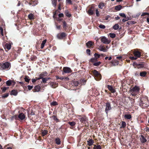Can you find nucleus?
<instances>
[{
	"instance_id": "obj_4",
	"label": "nucleus",
	"mask_w": 149,
	"mask_h": 149,
	"mask_svg": "<svg viewBox=\"0 0 149 149\" xmlns=\"http://www.w3.org/2000/svg\"><path fill=\"white\" fill-rule=\"evenodd\" d=\"M101 41L102 42L105 44H109L111 42V41L108 40L105 36L101 37Z\"/></svg>"
},
{
	"instance_id": "obj_54",
	"label": "nucleus",
	"mask_w": 149,
	"mask_h": 149,
	"mask_svg": "<svg viewBox=\"0 0 149 149\" xmlns=\"http://www.w3.org/2000/svg\"><path fill=\"white\" fill-rule=\"evenodd\" d=\"M0 31L1 32V34L2 36L3 35V29L0 26Z\"/></svg>"
},
{
	"instance_id": "obj_47",
	"label": "nucleus",
	"mask_w": 149,
	"mask_h": 149,
	"mask_svg": "<svg viewBox=\"0 0 149 149\" xmlns=\"http://www.w3.org/2000/svg\"><path fill=\"white\" fill-rule=\"evenodd\" d=\"M8 87H4L1 88L2 91L3 92H4L8 88Z\"/></svg>"
},
{
	"instance_id": "obj_62",
	"label": "nucleus",
	"mask_w": 149,
	"mask_h": 149,
	"mask_svg": "<svg viewBox=\"0 0 149 149\" xmlns=\"http://www.w3.org/2000/svg\"><path fill=\"white\" fill-rule=\"evenodd\" d=\"M122 58V57L121 56H117L116 58L119 59H121V58Z\"/></svg>"
},
{
	"instance_id": "obj_10",
	"label": "nucleus",
	"mask_w": 149,
	"mask_h": 149,
	"mask_svg": "<svg viewBox=\"0 0 149 149\" xmlns=\"http://www.w3.org/2000/svg\"><path fill=\"white\" fill-rule=\"evenodd\" d=\"M140 140L142 143H144L147 141V140L142 135H141Z\"/></svg>"
},
{
	"instance_id": "obj_9",
	"label": "nucleus",
	"mask_w": 149,
	"mask_h": 149,
	"mask_svg": "<svg viewBox=\"0 0 149 149\" xmlns=\"http://www.w3.org/2000/svg\"><path fill=\"white\" fill-rule=\"evenodd\" d=\"M119 62L116 60H114L111 62V66H115L119 64Z\"/></svg>"
},
{
	"instance_id": "obj_7",
	"label": "nucleus",
	"mask_w": 149,
	"mask_h": 149,
	"mask_svg": "<svg viewBox=\"0 0 149 149\" xmlns=\"http://www.w3.org/2000/svg\"><path fill=\"white\" fill-rule=\"evenodd\" d=\"M66 36V34L65 33H62L58 34L57 37L58 39H61Z\"/></svg>"
},
{
	"instance_id": "obj_42",
	"label": "nucleus",
	"mask_w": 149,
	"mask_h": 149,
	"mask_svg": "<svg viewBox=\"0 0 149 149\" xmlns=\"http://www.w3.org/2000/svg\"><path fill=\"white\" fill-rule=\"evenodd\" d=\"M80 83H81V85H84L86 82V80L84 79H82L80 81Z\"/></svg>"
},
{
	"instance_id": "obj_61",
	"label": "nucleus",
	"mask_w": 149,
	"mask_h": 149,
	"mask_svg": "<svg viewBox=\"0 0 149 149\" xmlns=\"http://www.w3.org/2000/svg\"><path fill=\"white\" fill-rule=\"evenodd\" d=\"M66 1L68 3H71V0H66Z\"/></svg>"
},
{
	"instance_id": "obj_59",
	"label": "nucleus",
	"mask_w": 149,
	"mask_h": 149,
	"mask_svg": "<svg viewBox=\"0 0 149 149\" xmlns=\"http://www.w3.org/2000/svg\"><path fill=\"white\" fill-rule=\"evenodd\" d=\"M79 83L78 81H76L74 82V84L75 86H77L79 84Z\"/></svg>"
},
{
	"instance_id": "obj_6",
	"label": "nucleus",
	"mask_w": 149,
	"mask_h": 149,
	"mask_svg": "<svg viewBox=\"0 0 149 149\" xmlns=\"http://www.w3.org/2000/svg\"><path fill=\"white\" fill-rule=\"evenodd\" d=\"M111 108V106L110 104L108 102L106 104V108H105V111L106 113L107 114L108 112L110 110Z\"/></svg>"
},
{
	"instance_id": "obj_44",
	"label": "nucleus",
	"mask_w": 149,
	"mask_h": 149,
	"mask_svg": "<svg viewBox=\"0 0 149 149\" xmlns=\"http://www.w3.org/2000/svg\"><path fill=\"white\" fill-rule=\"evenodd\" d=\"M119 15L121 17L124 18H126V16L125 14L124 13H120Z\"/></svg>"
},
{
	"instance_id": "obj_21",
	"label": "nucleus",
	"mask_w": 149,
	"mask_h": 149,
	"mask_svg": "<svg viewBox=\"0 0 149 149\" xmlns=\"http://www.w3.org/2000/svg\"><path fill=\"white\" fill-rule=\"evenodd\" d=\"M105 6V4L103 3H100L98 5V7L99 8L102 9L103 7Z\"/></svg>"
},
{
	"instance_id": "obj_20",
	"label": "nucleus",
	"mask_w": 149,
	"mask_h": 149,
	"mask_svg": "<svg viewBox=\"0 0 149 149\" xmlns=\"http://www.w3.org/2000/svg\"><path fill=\"white\" fill-rule=\"evenodd\" d=\"M40 86H36L34 87L35 91V92H39L40 90Z\"/></svg>"
},
{
	"instance_id": "obj_15",
	"label": "nucleus",
	"mask_w": 149,
	"mask_h": 149,
	"mask_svg": "<svg viewBox=\"0 0 149 149\" xmlns=\"http://www.w3.org/2000/svg\"><path fill=\"white\" fill-rule=\"evenodd\" d=\"M87 144L89 146H91L93 145L94 143V141L92 139H90L87 141Z\"/></svg>"
},
{
	"instance_id": "obj_33",
	"label": "nucleus",
	"mask_w": 149,
	"mask_h": 149,
	"mask_svg": "<svg viewBox=\"0 0 149 149\" xmlns=\"http://www.w3.org/2000/svg\"><path fill=\"white\" fill-rule=\"evenodd\" d=\"M126 126V123L124 121H122L121 126L120 127V128H124Z\"/></svg>"
},
{
	"instance_id": "obj_22",
	"label": "nucleus",
	"mask_w": 149,
	"mask_h": 149,
	"mask_svg": "<svg viewBox=\"0 0 149 149\" xmlns=\"http://www.w3.org/2000/svg\"><path fill=\"white\" fill-rule=\"evenodd\" d=\"M17 94V92L16 91L13 90L10 92V94L14 95H16Z\"/></svg>"
},
{
	"instance_id": "obj_36",
	"label": "nucleus",
	"mask_w": 149,
	"mask_h": 149,
	"mask_svg": "<svg viewBox=\"0 0 149 149\" xmlns=\"http://www.w3.org/2000/svg\"><path fill=\"white\" fill-rule=\"evenodd\" d=\"M93 73V74H100L98 73V72H97L95 70H94L92 71Z\"/></svg>"
},
{
	"instance_id": "obj_12",
	"label": "nucleus",
	"mask_w": 149,
	"mask_h": 149,
	"mask_svg": "<svg viewBox=\"0 0 149 149\" xmlns=\"http://www.w3.org/2000/svg\"><path fill=\"white\" fill-rule=\"evenodd\" d=\"M18 118L21 120H23L25 118V116L24 114L23 113H19L18 115Z\"/></svg>"
},
{
	"instance_id": "obj_60",
	"label": "nucleus",
	"mask_w": 149,
	"mask_h": 149,
	"mask_svg": "<svg viewBox=\"0 0 149 149\" xmlns=\"http://www.w3.org/2000/svg\"><path fill=\"white\" fill-rule=\"evenodd\" d=\"M58 16L60 17H63V14L62 13H60L58 15Z\"/></svg>"
},
{
	"instance_id": "obj_32",
	"label": "nucleus",
	"mask_w": 149,
	"mask_h": 149,
	"mask_svg": "<svg viewBox=\"0 0 149 149\" xmlns=\"http://www.w3.org/2000/svg\"><path fill=\"white\" fill-rule=\"evenodd\" d=\"M119 28V25L118 24H116L113 26V28L114 30H117Z\"/></svg>"
},
{
	"instance_id": "obj_63",
	"label": "nucleus",
	"mask_w": 149,
	"mask_h": 149,
	"mask_svg": "<svg viewBox=\"0 0 149 149\" xmlns=\"http://www.w3.org/2000/svg\"><path fill=\"white\" fill-rule=\"evenodd\" d=\"M37 79H32V82L33 83V82H35L36 80H37Z\"/></svg>"
},
{
	"instance_id": "obj_35",
	"label": "nucleus",
	"mask_w": 149,
	"mask_h": 149,
	"mask_svg": "<svg viewBox=\"0 0 149 149\" xmlns=\"http://www.w3.org/2000/svg\"><path fill=\"white\" fill-rule=\"evenodd\" d=\"M6 84L7 86H10L11 84V80H9L6 81Z\"/></svg>"
},
{
	"instance_id": "obj_28",
	"label": "nucleus",
	"mask_w": 149,
	"mask_h": 149,
	"mask_svg": "<svg viewBox=\"0 0 149 149\" xmlns=\"http://www.w3.org/2000/svg\"><path fill=\"white\" fill-rule=\"evenodd\" d=\"M47 131L46 130H44L42 132V136H44L46 135L47 133Z\"/></svg>"
},
{
	"instance_id": "obj_41",
	"label": "nucleus",
	"mask_w": 149,
	"mask_h": 149,
	"mask_svg": "<svg viewBox=\"0 0 149 149\" xmlns=\"http://www.w3.org/2000/svg\"><path fill=\"white\" fill-rule=\"evenodd\" d=\"M109 36L110 37L113 38L116 36V34L113 33H110L109 34Z\"/></svg>"
},
{
	"instance_id": "obj_55",
	"label": "nucleus",
	"mask_w": 149,
	"mask_h": 149,
	"mask_svg": "<svg viewBox=\"0 0 149 149\" xmlns=\"http://www.w3.org/2000/svg\"><path fill=\"white\" fill-rule=\"evenodd\" d=\"M27 87L28 89L29 90H31L33 88V86L30 85H28Z\"/></svg>"
},
{
	"instance_id": "obj_34",
	"label": "nucleus",
	"mask_w": 149,
	"mask_h": 149,
	"mask_svg": "<svg viewBox=\"0 0 149 149\" xmlns=\"http://www.w3.org/2000/svg\"><path fill=\"white\" fill-rule=\"evenodd\" d=\"M29 78L28 76H26L24 78L25 81L27 82H29L30 80V79Z\"/></svg>"
},
{
	"instance_id": "obj_64",
	"label": "nucleus",
	"mask_w": 149,
	"mask_h": 149,
	"mask_svg": "<svg viewBox=\"0 0 149 149\" xmlns=\"http://www.w3.org/2000/svg\"><path fill=\"white\" fill-rule=\"evenodd\" d=\"M96 59L95 58H92L91 59V61L92 62H93L94 61L96 60Z\"/></svg>"
},
{
	"instance_id": "obj_17",
	"label": "nucleus",
	"mask_w": 149,
	"mask_h": 149,
	"mask_svg": "<svg viewBox=\"0 0 149 149\" xmlns=\"http://www.w3.org/2000/svg\"><path fill=\"white\" fill-rule=\"evenodd\" d=\"M42 79V81L44 83H45L46 82V81L49 79L50 78H44V77H42L38 78V79Z\"/></svg>"
},
{
	"instance_id": "obj_37",
	"label": "nucleus",
	"mask_w": 149,
	"mask_h": 149,
	"mask_svg": "<svg viewBox=\"0 0 149 149\" xmlns=\"http://www.w3.org/2000/svg\"><path fill=\"white\" fill-rule=\"evenodd\" d=\"M63 27L65 29H66L67 27L66 23L65 21H64L63 22Z\"/></svg>"
},
{
	"instance_id": "obj_31",
	"label": "nucleus",
	"mask_w": 149,
	"mask_h": 149,
	"mask_svg": "<svg viewBox=\"0 0 149 149\" xmlns=\"http://www.w3.org/2000/svg\"><path fill=\"white\" fill-rule=\"evenodd\" d=\"M28 17L31 20L33 19H34V15L32 13H31L28 15Z\"/></svg>"
},
{
	"instance_id": "obj_56",
	"label": "nucleus",
	"mask_w": 149,
	"mask_h": 149,
	"mask_svg": "<svg viewBox=\"0 0 149 149\" xmlns=\"http://www.w3.org/2000/svg\"><path fill=\"white\" fill-rule=\"evenodd\" d=\"M147 74V73L145 71H143L142 72H140V74Z\"/></svg>"
},
{
	"instance_id": "obj_14",
	"label": "nucleus",
	"mask_w": 149,
	"mask_h": 149,
	"mask_svg": "<svg viewBox=\"0 0 149 149\" xmlns=\"http://www.w3.org/2000/svg\"><path fill=\"white\" fill-rule=\"evenodd\" d=\"M107 87L111 91V93H114L116 91L113 88L112 86L108 85Z\"/></svg>"
},
{
	"instance_id": "obj_39",
	"label": "nucleus",
	"mask_w": 149,
	"mask_h": 149,
	"mask_svg": "<svg viewBox=\"0 0 149 149\" xmlns=\"http://www.w3.org/2000/svg\"><path fill=\"white\" fill-rule=\"evenodd\" d=\"M68 123L72 126H73L75 125V123L74 122H69Z\"/></svg>"
},
{
	"instance_id": "obj_23",
	"label": "nucleus",
	"mask_w": 149,
	"mask_h": 149,
	"mask_svg": "<svg viewBox=\"0 0 149 149\" xmlns=\"http://www.w3.org/2000/svg\"><path fill=\"white\" fill-rule=\"evenodd\" d=\"M124 118L127 119H130L131 118L132 116L130 114H125L124 116Z\"/></svg>"
},
{
	"instance_id": "obj_49",
	"label": "nucleus",
	"mask_w": 149,
	"mask_h": 149,
	"mask_svg": "<svg viewBox=\"0 0 149 149\" xmlns=\"http://www.w3.org/2000/svg\"><path fill=\"white\" fill-rule=\"evenodd\" d=\"M79 119L80 120V121L82 123H84V122L85 121V118H84L81 117Z\"/></svg>"
},
{
	"instance_id": "obj_50",
	"label": "nucleus",
	"mask_w": 149,
	"mask_h": 149,
	"mask_svg": "<svg viewBox=\"0 0 149 149\" xmlns=\"http://www.w3.org/2000/svg\"><path fill=\"white\" fill-rule=\"evenodd\" d=\"M9 94L8 93H6L2 95V97L3 98H5L8 96Z\"/></svg>"
},
{
	"instance_id": "obj_13",
	"label": "nucleus",
	"mask_w": 149,
	"mask_h": 149,
	"mask_svg": "<svg viewBox=\"0 0 149 149\" xmlns=\"http://www.w3.org/2000/svg\"><path fill=\"white\" fill-rule=\"evenodd\" d=\"M93 77L97 81L100 80L102 78L101 75H94Z\"/></svg>"
},
{
	"instance_id": "obj_53",
	"label": "nucleus",
	"mask_w": 149,
	"mask_h": 149,
	"mask_svg": "<svg viewBox=\"0 0 149 149\" xmlns=\"http://www.w3.org/2000/svg\"><path fill=\"white\" fill-rule=\"evenodd\" d=\"M96 14L97 16H98L99 15V12L97 9L95 10Z\"/></svg>"
},
{
	"instance_id": "obj_57",
	"label": "nucleus",
	"mask_w": 149,
	"mask_h": 149,
	"mask_svg": "<svg viewBox=\"0 0 149 149\" xmlns=\"http://www.w3.org/2000/svg\"><path fill=\"white\" fill-rule=\"evenodd\" d=\"M86 53L88 55H90L91 50L89 49H87L86 51Z\"/></svg>"
},
{
	"instance_id": "obj_52",
	"label": "nucleus",
	"mask_w": 149,
	"mask_h": 149,
	"mask_svg": "<svg viewBox=\"0 0 149 149\" xmlns=\"http://www.w3.org/2000/svg\"><path fill=\"white\" fill-rule=\"evenodd\" d=\"M149 15V13H143L142 15H141V16H144L146 15Z\"/></svg>"
},
{
	"instance_id": "obj_29",
	"label": "nucleus",
	"mask_w": 149,
	"mask_h": 149,
	"mask_svg": "<svg viewBox=\"0 0 149 149\" xmlns=\"http://www.w3.org/2000/svg\"><path fill=\"white\" fill-rule=\"evenodd\" d=\"M46 41L47 40H45L42 42L41 46V49H43L44 48V45L46 42Z\"/></svg>"
},
{
	"instance_id": "obj_51",
	"label": "nucleus",
	"mask_w": 149,
	"mask_h": 149,
	"mask_svg": "<svg viewBox=\"0 0 149 149\" xmlns=\"http://www.w3.org/2000/svg\"><path fill=\"white\" fill-rule=\"evenodd\" d=\"M125 18V19H122V21L123 22H124L127 21L128 20H129V19L128 17H126V18Z\"/></svg>"
},
{
	"instance_id": "obj_24",
	"label": "nucleus",
	"mask_w": 149,
	"mask_h": 149,
	"mask_svg": "<svg viewBox=\"0 0 149 149\" xmlns=\"http://www.w3.org/2000/svg\"><path fill=\"white\" fill-rule=\"evenodd\" d=\"M55 142L57 145H59L61 143L60 139L59 138H57L55 139Z\"/></svg>"
},
{
	"instance_id": "obj_26",
	"label": "nucleus",
	"mask_w": 149,
	"mask_h": 149,
	"mask_svg": "<svg viewBox=\"0 0 149 149\" xmlns=\"http://www.w3.org/2000/svg\"><path fill=\"white\" fill-rule=\"evenodd\" d=\"M94 146L93 149H101V147L100 145L96 146V145H94Z\"/></svg>"
},
{
	"instance_id": "obj_40",
	"label": "nucleus",
	"mask_w": 149,
	"mask_h": 149,
	"mask_svg": "<svg viewBox=\"0 0 149 149\" xmlns=\"http://www.w3.org/2000/svg\"><path fill=\"white\" fill-rule=\"evenodd\" d=\"M65 14L68 17H70L71 16V14H69L68 13V11L67 10L65 11Z\"/></svg>"
},
{
	"instance_id": "obj_19",
	"label": "nucleus",
	"mask_w": 149,
	"mask_h": 149,
	"mask_svg": "<svg viewBox=\"0 0 149 149\" xmlns=\"http://www.w3.org/2000/svg\"><path fill=\"white\" fill-rule=\"evenodd\" d=\"M56 78L57 79H60L61 80L66 79L67 80H69V78L67 77H59L58 76H56Z\"/></svg>"
},
{
	"instance_id": "obj_27",
	"label": "nucleus",
	"mask_w": 149,
	"mask_h": 149,
	"mask_svg": "<svg viewBox=\"0 0 149 149\" xmlns=\"http://www.w3.org/2000/svg\"><path fill=\"white\" fill-rule=\"evenodd\" d=\"M92 44L93 43L91 41H89L86 43L87 46L88 47H91L92 45Z\"/></svg>"
},
{
	"instance_id": "obj_8",
	"label": "nucleus",
	"mask_w": 149,
	"mask_h": 149,
	"mask_svg": "<svg viewBox=\"0 0 149 149\" xmlns=\"http://www.w3.org/2000/svg\"><path fill=\"white\" fill-rule=\"evenodd\" d=\"M63 71L65 73H69L72 71L70 68L67 67H64L63 68Z\"/></svg>"
},
{
	"instance_id": "obj_48",
	"label": "nucleus",
	"mask_w": 149,
	"mask_h": 149,
	"mask_svg": "<svg viewBox=\"0 0 149 149\" xmlns=\"http://www.w3.org/2000/svg\"><path fill=\"white\" fill-rule=\"evenodd\" d=\"M99 27L102 29H104L105 28V26L103 25L100 24L99 25Z\"/></svg>"
},
{
	"instance_id": "obj_16",
	"label": "nucleus",
	"mask_w": 149,
	"mask_h": 149,
	"mask_svg": "<svg viewBox=\"0 0 149 149\" xmlns=\"http://www.w3.org/2000/svg\"><path fill=\"white\" fill-rule=\"evenodd\" d=\"M11 45L10 43H6L5 46V48L9 50L11 49Z\"/></svg>"
},
{
	"instance_id": "obj_38",
	"label": "nucleus",
	"mask_w": 149,
	"mask_h": 149,
	"mask_svg": "<svg viewBox=\"0 0 149 149\" xmlns=\"http://www.w3.org/2000/svg\"><path fill=\"white\" fill-rule=\"evenodd\" d=\"M88 14L90 15H92L94 13L93 10L92 9L89 10L88 11Z\"/></svg>"
},
{
	"instance_id": "obj_30",
	"label": "nucleus",
	"mask_w": 149,
	"mask_h": 149,
	"mask_svg": "<svg viewBox=\"0 0 149 149\" xmlns=\"http://www.w3.org/2000/svg\"><path fill=\"white\" fill-rule=\"evenodd\" d=\"M122 8V6L120 5H118L115 7V9L117 10H120Z\"/></svg>"
},
{
	"instance_id": "obj_2",
	"label": "nucleus",
	"mask_w": 149,
	"mask_h": 149,
	"mask_svg": "<svg viewBox=\"0 0 149 149\" xmlns=\"http://www.w3.org/2000/svg\"><path fill=\"white\" fill-rule=\"evenodd\" d=\"M10 64L8 62L0 63V69L1 70H7L10 69Z\"/></svg>"
},
{
	"instance_id": "obj_45",
	"label": "nucleus",
	"mask_w": 149,
	"mask_h": 149,
	"mask_svg": "<svg viewBox=\"0 0 149 149\" xmlns=\"http://www.w3.org/2000/svg\"><path fill=\"white\" fill-rule=\"evenodd\" d=\"M94 55L95 57V58L96 59H97V58H99L100 56V55L99 54H98L97 53H95L94 54Z\"/></svg>"
},
{
	"instance_id": "obj_46",
	"label": "nucleus",
	"mask_w": 149,
	"mask_h": 149,
	"mask_svg": "<svg viewBox=\"0 0 149 149\" xmlns=\"http://www.w3.org/2000/svg\"><path fill=\"white\" fill-rule=\"evenodd\" d=\"M101 63L100 62H97L95 63H93V65L95 66H98Z\"/></svg>"
},
{
	"instance_id": "obj_43",
	"label": "nucleus",
	"mask_w": 149,
	"mask_h": 149,
	"mask_svg": "<svg viewBox=\"0 0 149 149\" xmlns=\"http://www.w3.org/2000/svg\"><path fill=\"white\" fill-rule=\"evenodd\" d=\"M57 105V102L56 101H53L51 103L52 106H55Z\"/></svg>"
},
{
	"instance_id": "obj_58",
	"label": "nucleus",
	"mask_w": 149,
	"mask_h": 149,
	"mask_svg": "<svg viewBox=\"0 0 149 149\" xmlns=\"http://www.w3.org/2000/svg\"><path fill=\"white\" fill-rule=\"evenodd\" d=\"M130 58L132 60H136L137 58L135 56V57H130Z\"/></svg>"
},
{
	"instance_id": "obj_5",
	"label": "nucleus",
	"mask_w": 149,
	"mask_h": 149,
	"mask_svg": "<svg viewBox=\"0 0 149 149\" xmlns=\"http://www.w3.org/2000/svg\"><path fill=\"white\" fill-rule=\"evenodd\" d=\"M133 65L135 67V68H141L143 67V64L142 63H136V62H134L133 63Z\"/></svg>"
},
{
	"instance_id": "obj_11",
	"label": "nucleus",
	"mask_w": 149,
	"mask_h": 149,
	"mask_svg": "<svg viewBox=\"0 0 149 149\" xmlns=\"http://www.w3.org/2000/svg\"><path fill=\"white\" fill-rule=\"evenodd\" d=\"M135 56L137 58L140 57L141 56V53L138 51H134L133 53Z\"/></svg>"
},
{
	"instance_id": "obj_18",
	"label": "nucleus",
	"mask_w": 149,
	"mask_h": 149,
	"mask_svg": "<svg viewBox=\"0 0 149 149\" xmlns=\"http://www.w3.org/2000/svg\"><path fill=\"white\" fill-rule=\"evenodd\" d=\"M99 50L100 51H102L103 52L107 51V49L104 47V46H100L99 47Z\"/></svg>"
},
{
	"instance_id": "obj_3",
	"label": "nucleus",
	"mask_w": 149,
	"mask_h": 149,
	"mask_svg": "<svg viewBox=\"0 0 149 149\" xmlns=\"http://www.w3.org/2000/svg\"><path fill=\"white\" fill-rule=\"evenodd\" d=\"M139 87L136 86L130 89V92L132 96H135L139 92Z\"/></svg>"
},
{
	"instance_id": "obj_25",
	"label": "nucleus",
	"mask_w": 149,
	"mask_h": 149,
	"mask_svg": "<svg viewBox=\"0 0 149 149\" xmlns=\"http://www.w3.org/2000/svg\"><path fill=\"white\" fill-rule=\"evenodd\" d=\"M52 4L55 8L56 7L57 3V0H52Z\"/></svg>"
},
{
	"instance_id": "obj_1",
	"label": "nucleus",
	"mask_w": 149,
	"mask_h": 149,
	"mask_svg": "<svg viewBox=\"0 0 149 149\" xmlns=\"http://www.w3.org/2000/svg\"><path fill=\"white\" fill-rule=\"evenodd\" d=\"M148 102L147 98L141 99L139 103L140 106L142 108H145L148 106Z\"/></svg>"
}]
</instances>
